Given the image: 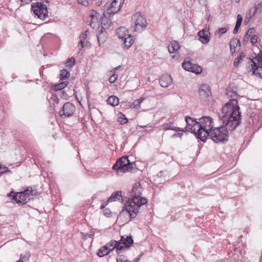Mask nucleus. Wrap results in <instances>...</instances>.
Returning a JSON list of instances; mask_svg holds the SVG:
<instances>
[{"label":"nucleus","mask_w":262,"mask_h":262,"mask_svg":"<svg viewBox=\"0 0 262 262\" xmlns=\"http://www.w3.org/2000/svg\"><path fill=\"white\" fill-rule=\"evenodd\" d=\"M237 100L231 99L222 107L219 114L223 124L228 127L229 131L235 130L241 123L242 115L239 112Z\"/></svg>","instance_id":"obj_1"},{"label":"nucleus","mask_w":262,"mask_h":262,"mask_svg":"<svg viewBox=\"0 0 262 262\" xmlns=\"http://www.w3.org/2000/svg\"><path fill=\"white\" fill-rule=\"evenodd\" d=\"M129 193L130 198L125 204L120 215L126 211L129 215L130 219H133L139 213V209L141 206L147 203V199L141 196V188L138 184L133 186Z\"/></svg>","instance_id":"obj_2"},{"label":"nucleus","mask_w":262,"mask_h":262,"mask_svg":"<svg viewBox=\"0 0 262 262\" xmlns=\"http://www.w3.org/2000/svg\"><path fill=\"white\" fill-rule=\"evenodd\" d=\"M229 130L228 127L223 124L220 127L210 129L209 132H205L203 137H206V140L208 137H210L215 143H224L228 140Z\"/></svg>","instance_id":"obj_3"},{"label":"nucleus","mask_w":262,"mask_h":262,"mask_svg":"<svg viewBox=\"0 0 262 262\" xmlns=\"http://www.w3.org/2000/svg\"><path fill=\"white\" fill-rule=\"evenodd\" d=\"M247 68L249 72H252L253 75L262 78V51L247 62Z\"/></svg>","instance_id":"obj_4"},{"label":"nucleus","mask_w":262,"mask_h":262,"mask_svg":"<svg viewBox=\"0 0 262 262\" xmlns=\"http://www.w3.org/2000/svg\"><path fill=\"white\" fill-rule=\"evenodd\" d=\"M31 10L38 18L45 20L48 17V11L46 5L42 3L36 2L31 5Z\"/></svg>","instance_id":"obj_5"},{"label":"nucleus","mask_w":262,"mask_h":262,"mask_svg":"<svg viewBox=\"0 0 262 262\" xmlns=\"http://www.w3.org/2000/svg\"><path fill=\"white\" fill-rule=\"evenodd\" d=\"M132 20L134 21L135 31H142L147 25L146 18L140 12L134 14L132 16Z\"/></svg>","instance_id":"obj_6"},{"label":"nucleus","mask_w":262,"mask_h":262,"mask_svg":"<svg viewBox=\"0 0 262 262\" xmlns=\"http://www.w3.org/2000/svg\"><path fill=\"white\" fill-rule=\"evenodd\" d=\"M75 109V106L72 103L66 102L59 111V114L61 118L70 117L73 116Z\"/></svg>","instance_id":"obj_7"},{"label":"nucleus","mask_w":262,"mask_h":262,"mask_svg":"<svg viewBox=\"0 0 262 262\" xmlns=\"http://www.w3.org/2000/svg\"><path fill=\"white\" fill-rule=\"evenodd\" d=\"M127 162H128V157L123 156L117 160L113 165L112 168L117 170V173L118 175L120 173H125V169L126 167Z\"/></svg>","instance_id":"obj_8"},{"label":"nucleus","mask_w":262,"mask_h":262,"mask_svg":"<svg viewBox=\"0 0 262 262\" xmlns=\"http://www.w3.org/2000/svg\"><path fill=\"white\" fill-rule=\"evenodd\" d=\"M199 121L203 129L204 134L205 132H209L210 129L214 128L213 119L210 117L203 116L199 119Z\"/></svg>","instance_id":"obj_9"},{"label":"nucleus","mask_w":262,"mask_h":262,"mask_svg":"<svg viewBox=\"0 0 262 262\" xmlns=\"http://www.w3.org/2000/svg\"><path fill=\"white\" fill-rule=\"evenodd\" d=\"M190 132L194 134L197 138L200 139L202 141H206V137H203V129L201 123H200V121H196V122H194Z\"/></svg>","instance_id":"obj_10"},{"label":"nucleus","mask_w":262,"mask_h":262,"mask_svg":"<svg viewBox=\"0 0 262 262\" xmlns=\"http://www.w3.org/2000/svg\"><path fill=\"white\" fill-rule=\"evenodd\" d=\"M122 4L123 2H121V1L114 0L110 7L106 10L105 13L110 15L117 13L120 10ZM103 15H105V12Z\"/></svg>","instance_id":"obj_11"},{"label":"nucleus","mask_w":262,"mask_h":262,"mask_svg":"<svg viewBox=\"0 0 262 262\" xmlns=\"http://www.w3.org/2000/svg\"><path fill=\"white\" fill-rule=\"evenodd\" d=\"M97 31V40L99 46L103 44L107 39L108 34L106 28L103 26L98 27Z\"/></svg>","instance_id":"obj_12"},{"label":"nucleus","mask_w":262,"mask_h":262,"mask_svg":"<svg viewBox=\"0 0 262 262\" xmlns=\"http://www.w3.org/2000/svg\"><path fill=\"white\" fill-rule=\"evenodd\" d=\"M199 93L201 99L203 100H206L211 95L210 88L207 84H203L201 85Z\"/></svg>","instance_id":"obj_13"},{"label":"nucleus","mask_w":262,"mask_h":262,"mask_svg":"<svg viewBox=\"0 0 262 262\" xmlns=\"http://www.w3.org/2000/svg\"><path fill=\"white\" fill-rule=\"evenodd\" d=\"M133 243L134 240L131 235L126 236V237L122 236L121 239L118 241V243L121 246V250L124 248H129Z\"/></svg>","instance_id":"obj_14"},{"label":"nucleus","mask_w":262,"mask_h":262,"mask_svg":"<svg viewBox=\"0 0 262 262\" xmlns=\"http://www.w3.org/2000/svg\"><path fill=\"white\" fill-rule=\"evenodd\" d=\"M198 35L199 37V40L203 44H207L210 40V33L206 28L200 31Z\"/></svg>","instance_id":"obj_15"},{"label":"nucleus","mask_w":262,"mask_h":262,"mask_svg":"<svg viewBox=\"0 0 262 262\" xmlns=\"http://www.w3.org/2000/svg\"><path fill=\"white\" fill-rule=\"evenodd\" d=\"M172 80L170 75H163L159 79V83L162 87L167 88L171 84Z\"/></svg>","instance_id":"obj_16"},{"label":"nucleus","mask_w":262,"mask_h":262,"mask_svg":"<svg viewBox=\"0 0 262 262\" xmlns=\"http://www.w3.org/2000/svg\"><path fill=\"white\" fill-rule=\"evenodd\" d=\"M89 33V32L88 30H86L85 31L81 33L80 36V40L79 41V44H80V48L79 49V51L84 46H90V43L86 40Z\"/></svg>","instance_id":"obj_17"},{"label":"nucleus","mask_w":262,"mask_h":262,"mask_svg":"<svg viewBox=\"0 0 262 262\" xmlns=\"http://www.w3.org/2000/svg\"><path fill=\"white\" fill-rule=\"evenodd\" d=\"M106 245H107L108 247H113V248L111 249V250L113 251L114 249H116V252L117 254L119 255L121 253V247L119 243H118V241L112 240Z\"/></svg>","instance_id":"obj_18"},{"label":"nucleus","mask_w":262,"mask_h":262,"mask_svg":"<svg viewBox=\"0 0 262 262\" xmlns=\"http://www.w3.org/2000/svg\"><path fill=\"white\" fill-rule=\"evenodd\" d=\"M174 123L172 122H169L163 124V127L164 130H175L177 132H184L185 130L183 128H181L180 127H176L173 126Z\"/></svg>","instance_id":"obj_19"},{"label":"nucleus","mask_w":262,"mask_h":262,"mask_svg":"<svg viewBox=\"0 0 262 262\" xmlns=\"http://www.w3.org/2000/svg\"><path fill=\"white\" fill-rule=\"evenodd\" d=\"M121 200V202L123 201L122 199V192L121 191H117L113 192L108 199V202H114Z\"/></svg>","instance_id":"obj_20"},{"label":"nucleus","mask_w":262,"mask_h":262,"mask_svg":"<svg viewBox=\"0 0 262 262\" xmlns=\"http://www.w3.org/2000/svg\"><path fill=\"white\" fill-rule=\"evenodd\" d=\"M20 192H16L13 195L12 200L14 201L16 203L20 205H25L27 203L26 197H20Z\"/></svg>","instance_id":"obj_21"},{"label":"nucleus","mask_w":262,"mask_h":262,"mask_svg":"<svg viewBox=\"0 0 262 262\" xmlns=\"http://www.w3.org/2000/svg\"><path fill=\"white\" fill-rule=\"evenodd\" d=\"M122 39L123 41L124 48L126 49H128L132 46L134 41L133 39V36L129 34Z\"/></svg>","instance_id":"obj_22"},{"label":"nucleus","mask_w":262,"mask_h":262,"mask_svg":"<svg viewBox=\"0 0 262 262\" xmlns=\"http://www.w3.org/2000/svg\"><path fill=\"white\" fill-rule=\"evenodd\" d=\"M185 121L187 123L185 129L186 131H190L191 128H192V125L194 124V122H196V119L192 118L188 116L185 117Z\"/></svg>","instance_id":"obj_23"},{"label":"nucleus","mask_w":262,"mask_h":262,"mask_svg":"<svg viewBox=\"0 0 262 262\" xmlns=\"http://www.w3.org/2000/svg\"><path fill=\"white\" fill-rule=\"evenodd\" d=\"M180 45L177 41L173 40L171 41L168 46V51L170 53H174L180 49Z\"/></svg>","instance_id":"obj_24"},{"label":"nucleus","mask_w":262,"mask_h":262,"mask_svg":"<svg viewBox=\"0 0 262 262\" xmlns=\"http://www.w3.org/2000/svg\"><path fill=\"white\" fill-rule=\"evenodd\" d=\"M127 30L125 27H121L116 30V33L119 38L123 39L128 34H126Z\"/></svg>","instance_id":"obj_25"},{"label":"nucleus","mask_w":262,"mask_h":262,"mask_svg":"<svg viewBox=\"0 0 262 262\" xmlns=\"http://www.w3.org/2000/svg\"><path fill=\"white\" fill-rule=\"evenodd\" d=\"M106 101L108 104L114 106H117L119 104L118 98L114 95L110 96L107 98Z\"/></svg>","instance_id":"obj_26"},{"label":"nucleus","mask_w":262,"mask_h":262,"mask_svg":"<svg viewBox=\"0 0 262 262\" xmlns=\"http://www.w3.org/2000/svg\"><path fill=\"white\" fill-rule=\"evenodd\" d=\"M90 16L91 18V25L92 23L97 22L98 19L100 18V14L94 10L91 11Z\"/></svg>","instance_id":"obj_27"},{"label":"nucleus","mask_w":262,"mask_h":262,"mask_svg":"<svg viewBox=\"0 0 262 262\" xmlns=\"http://www.w3.org/2000/svg\"><path fill=\"white\" fill-rule=\"evenodd\" d=\"M255 32V29L254 28H249L247 33L245 34L244 37V39L243 40V43H246L247 41L248 40L249 37L252 35V34H254Z\"/></svg>","instance_id":"obj_28"},{"label":"nucleus","mask_w":262,"mask_h":262,"mask_svg":"<svg viewBox=\"0 0 262 262\" xmlns=\"http://www.w3.org/2000/svg\"><path fill=\"white\" fill-rule=\"evenodd\" d=\"M75 63V58L73 57L69 58L67 59L65 63V66L69 70H71L74 66Z\"/></svg>","instance_id":"obj_29"},{"label":"nucleus","mask_w":262,"mask_h":262,"mask_svg":"<svg viewBox=\"0 0 262 262\" xmlns=\"http://www.w3.org/2000/svg\"><path fill=\"white\" fill-rule=\"evenodd\" d=\"M68 83L69 82L68 81H62L58 84H55L54 85L55 91L58 92L60 91L61 90L66 88V86H67Z\"/></svg>","instance_id":"obj_30"},{"label":"nucleus","mask_w":262,"mask_h":262,"mask_svg":"<svg viewBox=\"0 0 262 262\" xmlns=\"http://www.w3.org/2000/svg\"><path fill=\"white\" fill-rule=\"evenodd\" d=\"M102 250H103L104 252H108V254L111 252V251H112V250H111V249H108V247L107 245H105L102 246V247H101V248H100L98 250L97 254L99 257H101L104 256V254H102Z\"/></svg>","instance_id":"obj_31"},{"label":"nucleus","mask_w":262,"mask_h":262,"mask_svg":"<svg viewBox=\"0 0 262 262\" xmlns=\"http://www.w3.org/2000/svg\"><path fill=\"white\" fill-rule=\"evenodd\" d=\"M59 76L60 79L61 80L68 79L70 76V72L68 71L67 70L62 69L60 71Z\"/></svg>","instance_id":"obj_32"},{"label":"nucleus","mask_w":262,"mask_h":262,"mask_svg":"<svg viewBox=\"0 0 262 262\" xmlns=\"http://www.w3.org/2000/svg\"><path fill=\"white\" fill-rule=\"evenodd\" d=\"M20 197L23 196V198L26 197L27 195L31 194L32 195H34L33 193V191L32 190V187H28L24 191L20 192Z\"/></svg>","instance_id":"obj_33"},{"label":"nucleus","mask_w":262,"mask_h":262,"mask_svg":"<svg viewBox=\"0 0 262 262\" xmlns=\"http://www.w3.org/2000/svg\"><path fill=\"white\" fill-rule=\"evenodd\" d=\"M202 71V69L200 66L192 63V68L190 70L191 72L199 74L201 73Z\"/></svg>","instance_id":"obj_34"},{"label":"nucleus","mask_w":262,"mask_h":262,"mask_svg":"<svg viewBox=\"0 0 262 262\" xmlns=\"http://www.w3.org/2000/svg\"><path fill=\"white\" fill-rule=\"evenodd\" d=\"M246 56V55L244 53L241 52L240 55L235 58L234 61V66L235 67H238L239 64L241 63L242 61L243 60V58H245Z\"/></svg>","instance_id":"obj_35"},{"label":"nucleus","mask_w":262,"mask_h":262,"mask_svg":"<svg viewBox=\"0 0 262 262\" xmlns=\"http://www.w3.org/2000/svg\"><path fill=\"white\" fill-rule=\"evenodd\" d=\"M183 68L186 71L190 72V70L192 68V63L190 61L186 62L184 61L182 64Z\"/></svg>","instance_id":"obj_36"},{"label":"nucleus","mask_w":262,"mask_h":262,"mask_svg":"<svg viewBox=\"0 0 262 262\" xmlns=\"http://www.w3.org/2000/svg\"><path fill=\"white\" fill-rule=\"evenodd\" d=\"M233 44H236V46H241V43L240 40L237 38H234L230 42V51L232 52L233 51Z\"/></svg>","instance_id":"obj_37"},{"label":"nucleus","mask_w":262,"mask_h":262,"mask_svg":"<svg viewBox=\"0 0 262 262\" xmlns=\"http://www.w3.org/2000/svg\"><path fill=\"white\" fill-rule=\"evenodd\" d=\"M30 257V254L29 252H27L25 254H21L19 260L24 261V262H27L29 261Z\"/></svg>","instance_id":"obj_38"},{"label":"nucleus","mask_w":262,"mask_h":262,"mask_svg":"<svg viewBox=\"0 0 262 262\" xmlns=\"http://www.w3.org/2000/svg\"><path fill=\"white\" fill-rule=\"evenodd\" d=\"M117 262H132L126 259L125 257L123 255H118L116 257Z\"/></svg>","instance_id":"obj_39"},{"label":"nucleus","mask_w":262,"mask_h":262,"mask_svg":"<svg viewBox=\"0 0 262 262\" xmlns=\"http://www.w3.org/2000/svg\"><path fill=\"white\" fill-rule=\"evenodd\" d=\"M260 10V11L262 10V3H258L256 6L254 8V11L252 12V15H255L256 12Z\"/></svg>","instance_id":"obj_40"},{"label":"nucleus","mask_w":262,"mask_h":262,"mask_svg":"<svg viewBox=\"0 0 262 262\" xmlns=\"http://www.w3.org/2000/svg\"><path fill=\"white\" fill-rule=\"evenodd\" d=\"M58 94L61 97V98L68 100L69 98V96L67 94V93L64 91H59Z\"/></svg>","instance_id":"obj_41"},{"label":"nucleus","mask_w":262,"mask_h":262,"mask_svg":"<svg viewBox=\"0 0 262 262\" xmlns=\"http://www.w3.org/2000/svg\"><path fill=\"white\" fill-rule=\"evenodd\" d=\"M254 16V15H252V9H250L249 13V16H246L245 18L244 24L245 25L247 24L250 21L251 18Z\"/></svg>","instance_id":"obj_42"},{"label":"nucleus","mask_w":262,"mask_h":262,"mask_svg":"<svg viewBox=\"0 0 262 262\" xmlns=\"http://www.w3.org/2000/svg\"><path fill=\"white\" fill-rule=\"evenodd\" d=\"M118 78V75L117 74H114L109 78V82L111 83H114Z\"/></svg>","instance_id":"obj_43"},{"label":"nucleus","mask_w":262,"mask_h":262,"mask_svg":"<svg viewBox=\"0 0 262 262\" xmlns=\"http://www.w3.org/2000/svg\"><path fill=\"white\" fill-rule=\"evenodd\" d=\"M126 167L125 169V172L128 171L130 170H132L133 168V163H131L128 160V162L126 163Z\"/></svg>","instance_id":"obj_44"},{"label":"nucleus","mask_w":262,"mask_h":262,"mask_svg":"<svg viewBox=\"0 0 262 262\" xmlns=\"http://www.w3.org/2000/svg\"><path fill=\"white\" fill-rule=\"evenodd\" d=\"M79 4L84 6H88L89 4V0H77Z\"/></svg>","instance_id":"obj_45"},{"label":"nucleus","mask_w":262,"mask_h":262,"mask_svg":"<svg viewBox=\"0 0 262 262\" xmlns=\"http://www.w3.org/2000/svg\"><path fill=\"white\" fill-rule=\"evenodd\" d=\"M257 36L256 35H253L251 36L250 39V41L252 45H254L257 42Z\"/></svg>","instance_id":"obj_46"},{"label":"nucleus","mask_w":262,"mask_h":262,"mask_svg":"<svg viewBox=\"0 0 262 262\" xmlns=\"http://www.w3.org/2000/svg\"><path fill=\"white\" fill-rule=\"evenodd\" d=\"M227 31V29L226 28H221L217 30V31L219 33H220V36L225 34Z\"/></svg>","instance_id":"obj_47"},{"label":"nucleus","mask_w":262,"mask_h":262,"mask_svg":"<svg viewBox=\"0 0 262 262\" xmlns=\"http://www.w3.org/2000/svg\"><path fill=\"white\" fill-rule=\"evenodd\" d=\"M111 213V212L108 209L106 208L103 210V214L106 216H109Z\"/></svg>","instance_id":"obj_48"},{"label":"nucleus","mask_w":262,"mask_h":262,"mask_svg":"<svg viewBox=\"0 0 262 262\" xmlns=\"http://www.w3.org/2000/svg\"><path fill=\"white\" fill-rule=\"evenodd\" d=\"M94 234H95L93 232L91 231L90 233L85 234V238H93L94 236Z\"/></svg>","instance_id":"obj_49"},{"label":"nucleus","mask_w":262,"mask_h":262,"mask_svg":"<svg viewBox=\"0 0 262 262\" xmlns=\"http://www.w3.org/2000/svg\"><path fill=\"white\" fill-rule=\"evenodd\" d=\"M122 115L124 117H125L124 115ZM127 121H128V120L126 117H124V118H122L121 120L120 121L121 124H124L126 123L127 122Z\"/></svg>","instance_id":"obj_50"},{"label":"nucleus","mask_w":262,"mask_h":262,"mask_svg":"<svg viewBox=\"0 0 262 262\" xmlns=\"http://www.w3.org/2000/svg\"><path fill=\"white\" fill-rule=\"evenodd\" d=\"M237 21H238V23H240V24H242L243 21V17L241 14H238L237 15Z\"/></svg>","instance_id":"obj_51"},{"label":"nucleus","mask_w":262,"mask_h":262,"mask_svg":"<svg viewBox=\"0 0 262 262\" xmlns=\"http://www.w3.org/2000/svg\"><path fill=\"white\" fill-rule=\"evenodd\" d=\"M109 202H108V200H107V201L105 202H103V203L101 204V206H100V208H101V209H104V208H105V206H107V205L108 204V203Z\"/></svg>","instance_id":"obj_52"},{"label":"nucleus","mask_w":262,"mask_h":262,"mask_svg":"<svg viewBox=\"0 0 262 262\" xmlns=\"http://www.w3.org/2000/svg\"><path fill=\"white\" fill-rule=\"evenodd\" d=\"M182 135H183V133H179V132H178L177 133H175L174 134H173L172 135V137L175 138V137H177L178 136V137H180V138H181Z\"/></svg>","instance_id":"obj_53"},{"label":"nucleus","mask_w":262,"mask_h":262,"mask_svg":"<svg viewBox=\"0 0 262 262\" xmlns=\"http://www.w3.org/2000/svg\"><path fill=\"white\" fill-rule=\"evenodd\" d=\"M240 27L239 26H235L234 29H233V33L234 34H235L236 33H237Z\"/></svg>","instance_id":"obj_54"},{"label":"nucleus","mask_w":262,"mask_h":262,"mask_svg":"<svg viewBox=\"0 0 262 262\" xmlns=\"http://www.w3.org/2000/svg\"><path fill=\"white\" fill-rule=\"evenodd\" d=\"M141 256H142V254H141L140 255H139V256H138V257H136V258L133 260V262H138V261L139 260V259H140V257H141Z\"/></svg>","instance_id":"obj_55"},{"label":"nucleus","mask_w":262,"mask_h":262,"mask_svg":"<svg viewBox=\"0 0 262 262\" xmlns=\"http://www.w3.org/2000/svg\"><path fill=\"white\" fill-rule=\"evenodd\" d=\"M16 193L15 192H14L13 190L11 191L8 194V196H9V197H12L13 198V195Z\"/></svg>","instance_id":"obj_56"},{"label":"nucleus","mask_w":262,"mask_h":262,"mask_svg":"<svg viewBox=\"0 0 262 262\" xmlns=\"http://www.w3.org/2000/svg\"><path fill=\"white\" fill-rule=\"evenodd\" d=\"M4 168L5 169L6 173L7 172L11 173V170L8 167L4 166Z\"/></svg>","instance_id":"obj_57"},{"label":"nucleus","mask_w":262,"mask_h":262,"mask_svg":"<svg viewBox=\"0 0 262 262\" xmlns=\"http://www.w3.org/2000/svg\"><path fill=\"white\" fill-rule=\"evenodd\" d=\"M236 46V44H233V47H232L233 51H232V52H231L232 53H233L235 51Z\"/></svg>","instance_id":"obj_58"},{"label":"nucleus","mask_w":262,"mask_h":262,"mask_svg":"<svg viewBox=\"0 0 262 262\" xmlns=\"http://www.w3.org/2000/svg\"><path fill=\"white\" fill-rule=\"evenodd\" d=\"M143 100V98H142V99H141V98H140V99H137V100H136V101H137V102H138V104H139L142 102V101Z\"/></svg>","instance_id":"obj_59"},{"label":"nucleus","mask_w":262,"mask_h":262,"mask_svg":"<svg viewBox=\"0 0 262 262\" xmlns=\"http://www.w3.org/2000/svg\"><path fill=\"white\" fill-rule=\"evenodd\" d=\"M102 254H104V256L105 255H106L107 254H108V252H104L103 250H102Z\"/></svg>","instance_id":"obj_60"},{"label":"nucleus","mask_w":262,"mask_h":262,"mask_svg":"<svg viewBox=\"0 0 262 262\" xmlns=\"http://www.w3.org/2000/svg\"><path fill=\"white\" fill-rule=\"evenodd\" d=\"M242 24H240V23H238V21H236L235 26L241 27Z\"/></svg>","instance_id":"obj_61"},{"label":"nucleus","mask_w":262,"mask_h":262,"mask_svg":"<svg viewBox=\"0 0 262 262\" xmlns=\"http://www.w3.org/2000/svg\"><path fill=\"white\" fill-rule=\"evenodd\" d=\"M121 66H118L116 68H115V70H118L120 68Z\"/></svg>","instance_id":"obj_62"},{"label":"nucleus","mask_w":262,"mask_h":262,"mask_svg":"<svg viewBox=\"0 0 262 262\" xmlns=\"http://www.w3.org/2000/svg\"><path fill=\"white\" fill-rule=\"evenodd\" d=\"M162 171H160L158 174V176H159V177H161V175H162Z\"/></svg>","instance_id":"obj_63"},{"label":"nucleus","mask_w":262,"mask_h":262,"mask_svg":"<svg viewBox=\"0 0 262 262\" xmlns=\"http://www.w3.org/2000/svg\"><path fill=\"white\" fill-rule=\"evenodd\" d=\"M56 99H57V100H56V102L58 103V102H59V99H58V98H56Z\"/></svg>","instance_id":"obj_64"}]
</instances>
